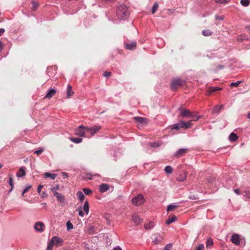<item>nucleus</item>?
Listing matches in <instances>:
<instances>
[{"instance_id": "nucleus-51", "label": "nucleus", "mask_w": 250, "mask_h": 250, "mask_svg": "<svg viewBox=\"0 0 250 250\" xmlns=\"http://www.w3.org/2000/svg\"><path fill=\"white\" fill-rule=\"evenodd\" d=\"M43 150V149H40L39 150L35 151L34 153L38 155H39L42 152Z\"/></svg>"}, {"instance_id": "nucleus-43", "label": "nucleus", "mask_w": 250, "mask_h": 250, "mask_svg": "<svg viewBox=\"0 0 250 250\" xmlns=\"http://www.w3.org/2000/svg\"><path fill=\"white\" fill-rule=\"evenodd\" d=\"M241 83V81H237L236 82H233L230 83V86H238L240 83Z\"/></svg>"}, {"instance_id": "nucleus-41", "label": "nucleus", "mask_w": 250, "mask_h": 250, "mask_svg": "<svg viewBox=\"0 0 250 250\" xmlns=\"http://www.w3.org/2000/svg\"><path fill=\"white\" fill-rule=\"evenodd\" d=\"M158 4L157 2H155L152 8V14H154L158 9Z\"/></svg>"}, {"instance_id": "nucleus-54", "label": "nucleus", "mask_w": 250, "mask_h": 250, "mask_svg": "<svg viewBox=\"0 0 250 250\" xmlns=\"http://www.w3.org/2000/svg\"><path fill=\"white\" fill-rule=\"evenodd\" d=\"M62 175L63 179H65L68 177V174L65 172H62Z\"/></svg>"}, {"instance_id": "nucleus-31", "label": "nucleus", "mask_w": 250, "mask_h": 250, "mask_svg": "<svg viewBox=\"0 0 250 250\" xmlns=\"http://www.w3.org/2000/svg\"><path fill=\"white\" fill-rule=\"evenodd\" d=\"M161 143L159 142H150L149 143V145L153 147H157L161 146Z\"/></svg>"}, {"instance_id": "nucleus-15", "label": "nucleus", "mask_w": 250, "mask_h": 250, "mask_svg": "<svg viewBox=\"0 0 250 250\" xmlns=\"http://www.w3.org/2000/svg\"><path fill=\"white\" fill-rule=\"evenodd\" d=\"M25 170H26L25 167H21L19 170V171L16 174L17 177H21L22 176L25 175V174H26Z\"/></svg>"}, {"instance_id": "nucleus-39", "label": "nucleus", "mask_w": 250, "mask_h": 250, "mask_svg": "<svg viewBox=\"0 0 250 250\" xmlns=\"http://www.w3.org/2000/svg\"><path fill=\"white\" fill-rule=\"evenodd\" d=\"M83 191L86 195H89L92 192V191L91 189H90L89 188H83Z\"/></svg>"}, {"instance_id": "nucleus-10", "label": "nucleus", "mask_w": 250, "mask_h": 250, "mask_svg": "<svg viewBox=\"0 0 250 250\" xmlns=\"http://www.w3.org/2000/svg\"><path fill=\"white\" fill-rule=\"evenodd\" d=\"M44 224L42 222H37L34 225L35 229L39 232H42L44 230Z\"/></svg>"}, {"instance_id": "nucleus-9", "label": "nucleus", "mask_w": 250, "mask_h": 250, "mask_svg": "<svg viewBox=\"0 0 250 250\" xmlns=\"http://www.w3.org/2000/svg\"><path fill=\"white\" fill-rule=\"evenodd\" d=\"M101 128V125H94L91 127H86V131H89L92 135L95 134Z\"/></svg>"}, {"instance_id": "nucleus-37", "label": "nucleus", "mask_w": 250, "mask_h": 250, "mask_svg": "<svg viewBox=\"0 0 250 250\" xmlns=\"http://www.w3.org/2000/svg\"><path fill=\"white\" fill-rule=\"evenodd\" d=\"M213 240L211 238H208L207 239V242H206V246L207 247H209L210 246H211L212 245H213Z\"/></svg>"}, {"instance_id": "nucleus-20", "label": "nucleus", "mask_w": 250, "mask_h": 250, "mask_svg": "<svg viewBox=\"0 0 250 250\" xmlns=\"http://www.w3.org/2000/svg\"><path fill=\"white\" fill-rule=\"evenodd\" d=\"M136 42H132L129 43H126L125 45V48L128 50H133L136 48Z\"/></svg>"}, {"instance_id": "nucleus-30", "label": "nucleus", "mask_w": 250, "mask_h": 250, "mask_svg": "<svg viewBox=\"0 0 250 250\" xmlns=\"http://www.w3.org/2000/svg\"><path fill=\"white\" fill-rule=\"evenodd\" d=\"M70 140L73 143L76 144H79L82 142L83 139L81 138H73L71 137L70 138Z\"/></svg>"}, {"instance_id": "nucleus-33", "label": "nucleus", "mask_w": 250, "mask_h": 250, "mask_svg": "<svg viewBox=\"0 0 250 250\" xmlns=\"http://www.w3.org/2000/svg\"><path fill=\"white\" fill-rule=\"evenodd\" d=\"M213 32L209 30H203L202 31V34L204 36H209L212 34Z\"/></svg>"}, {"instance_id": "nucleus-27", "label": "nucleus", "mask_w": 250, "mask_h": 250, "mask_svg": "<svg viewBox=\"0 0 250 250\" xmlns=\"http://www.w3.org/2000/svg\"><path fill=\"white\" fill-rule=\"evenodd\" d=\"M74 94V92L72 90V87L70 85H68L67 87V97H69L70 96L73 95Z\"/></svg>"}, {"instance_id": "nucleus-19", "label": "nucleus", "mask_w": 250, "mask_h": 250, "mask_svg": "<svg viewBox=\"0 0 250 250\" xmlns=\"http://www.w3.org/2000/svg\"><path fill=\"white\" fill-rule=\"evenodd\" d=\"M109 186L107 184H102L99 186V190L101 192H104L109 189Z\"/></svg>"}, {"instance_id": "nucleus-48", "label": "nucleus", "mask_w": 250, "mask_h": 250, "mask_svg": "<svg viewBox=\"0 0 250 250\" xmlns=\"http://www.w3.org/2000/svg\"><path fill=\"white\" fill-rule=\"evenodd\" d=\"M204 245L201 244L199 245V246L196 248V249L195 250H204Z\"/></svg>"}, {"instance_id": "nucleus-7", "label": "nucleus", "mask_w": 250, "mask_h": 250, "mask_svg": "<svg viewBox=\"0 0 250 250\" xmlns=\"http://www.w3.org/2000/svg\"><path fill=\"white\" fill-rule=\"evenodd\" d=\"M53 194L56 197L57 200L62 204V206H63L65 204V198L63 195L57 191L53 192Z\"/></svg>"}, {"instance_id": "nucleus-35", "label": "nucleus", "mask_w": 250, "mask_h": 250, "mask_svg": "<svg viewBox=\"0 0 250 250\" xmlns=\"http://www.w3.org/2000/svg\"><path fill=\"white\" fill-rule=\"evenodd\" d=\"M240 3L243 6L247 7L249 5L250 1V0H241Z\"/></svg>"}, {"instance_id": "nucleus-21", "label": "nucleus", "mask_w": 250, "mask_h": 250, "mask_svg": "<svg viewBox=\"0 0 250 250\" xmlns=\"http://www.w3.org/2000/svg\"><path fill=\"white\" fill-rule=\"evenodd\" d=\"M222 88L218 87H210L208 88V90L207 94L208 95H210L212 92H215L217 90H221Z\"/></svg>"}, {"instance_id": "nucleus-40", "label": "nucleus", "mask_w": 250, "mask_h": 250, "mask_svg": "<svg viewBox=\"0 0 250 250\" xmlns=\"http://www.w3.org/2000/svg\"><path fill=\"white\" fill-rule=\"evenodd\" d=\"M54 245V244L51 240L48 243L46 250H52V247Z\"/></svg>"}, {"instance_id": "nucleus-42", "label": "nucleus", "mask_w": 250, "mask_h": 250, "mask_svg": "<svg viewBox=\"0 0 250 250\" xmlns=\"http://www.w3.org/2000/svg\"><path fill=\"white\" fill-rule=\"evenodd\" d=\"M242 195L247 198H250V192L248 191H244L242 193Z\"/></svg>"}, {"instance_id": "nucleus-25", "label": "nucleus", "mask_w": 250, "mask_h": 250, "mask_svg": "<svg viewBox=\"0 0 250 250\" xmlns=\"http://www.w3.org/2000/svg\"><path fill=\"white\" fill-rule=\"evenodd\" d=\"M224 105H216L215 106L212 110V113L213 114H218L220 110L222 109V108L223 107Z\"/></svg>"}, {"instance_id": "nucleus-11", "label": "nucleus", "mask_w": 250, "mask_h": 250, "mask_svg": "<svg viewBox=\"0 0 250 250\" xmlns=\"http://www.w3.org/2000/svg\"><path fill=\"white\" fill-rule=\"evenodd\" d=\"M154 238L153 241V244L155 245H157L161 244L162 242L163 238L160 234H155L154 235Z\"/></svg>"}, {"instance_id": "nucleus-2", "label": "nucleus", "mask_w": 250, "mask_h": 250, "mask_svg": "<svg viewBox=\"0 0 250 250\" xmlns=\"http://www.w3.org/2000/svg\"><path fill=\"white\" fill-rule=\"evenodd\" d=\"M146 202V199L142 194H139L132 199V204L139 207L143 205Z\"/></svg>"}, {"instance_id": "nucleus-64", "label": "nucleus", "mask_w": 250, "mask_h": 250, "mask_svg": "<svg viewBox=\"0 0 250 250\" xmlns=\"http://www.w3.org/2000/svg\"><path fill=\"white\" fill-rule=\"evenodd\" d=\"M247 117L249 119H250V112H249L247 115Z\"/></svg>"}, {"instance_id": "nucleus-53", "label": "nucleus", "mask_w": 250, "mask_h": 250, "mask_svg": "<svg viewBox=\"0 0 250 250\" xmlns=\"http://www.w3.org/2000/svg\"><path fill=\"white\" fill-rule=\"evenodd\" d=\"M110 74H111L110 72L105 71L104 73V76L105 77H108L110 75Z\"/></svg>"}, {"instance_id": "nucleus-45", "label": "nucleus", "mask_w": 250, "mask_h": 250, "mask_svg": "<svg viewBox=\"0 0 250 250\" xmlns=\"http://www.w3.org/2000/svg\"><path fill=\"white\" fill-rule=\"evenodd\" d=\"M172 244H167V245L165 246V248H164V250H171V249H172Z\"/></svg>"}, {"instance_id": "nucleus-14", "label": "nucleus", "mask_w": 250, "mask_h": 250, "mask_svg": "<svg viewBox=\"0 0 250 250\" xmlns=\"http://www.w3.org/2000/svg\"><path fill=\"white\" fill-rule=\"evenodd\" d=\"M132 220L136 225H138L141 223L142 220L137 214H133L132 216Z\"/></svg>"}, {"instance_id": "nucleus-47", "label": "nucleus", "mask_w": 250, "mask_h": 250, "mask_svg": "<svg viewBox=\"0 0 250 250\" xmlns=\"http://www.w3.org/2000/svg\"><path fill=\"white\" fill-rule=\"evenodd\" d=\"M31 188V186H30H30H28V187H26V188L24 189V190H23V192H22V196H23L24 195V194L25 193H26V192H27V191H29V189H30Z\"/></svg>"}, {"instance_id": "nucleus-46", "label": "nucleus", "mask_w": 250, "mask_h": 250, "mask_svg": "<svg viewBox=\"0 0 250 250\" xmlns=\"http://www.w3.org/2000/svg\"><path fill=\"white\" fill-rule=\"evenodd\" d=\"M32 5H32V9L33 10H35L37 9V8L38 7V5H39L38 3H37L35 1H33L32 2Z\"/></svg>"}, {"instance_id": "nucleus-6", "label": "nucleus", "mask_w": 250, "mask_h": 250, "mask_svg": "<svg viewBox=\"0 0 250 250\" xmlns=\"http://www.w3.org/2000/svg\"><path fill=\"white\" fill-rule=\"evenodd\" d=\"M84 130H86V127H85L82 125H80L77 129H76L75 134V135H78L81 137H84L85 136Z\"/></svg>"}, {"instance_id": "nucleus-1", "label": "nucleus", "mask_w": 250, "mask_h": 250, "mask_svg": "<svg viewBox=\"0 0 250 250\" xmlns=\"http://www.w3.org/2000/svg\"><path fill=\"white\" fill-rule=\"evenodd\" d=\"M129 14L128 7L125 5L121 4L118 6L117 16L119 18L125 20L128 17Z\"/></svg>"}, {"instance_id": "nucleus-18", "label": "nucleus", "mask_w": 250, "mask_h": 250, "mask_svg": "<svg viewBox=\"0 0 250 250\" xmlns=\"http://www.w3.org/2000/svg\"><path fill=\"white\" fill-rule=\"evenodd\" d=\"M177 220V217L174 215H170L168 216L167 219L166 221V224L167 225H169L172 222H174Z\"/></svg>"}, {"instance_id": "nucleus-60", "label": "nucleus", "mask_w": 250, "mask_h": 250, "mask_svg": "<svg viewBox=\"0 0 250 250\" xmlns=\"http://www.w3.org/2000/svg\"><path fill=\"white\" fill-rule=\"evenodd\" d=\"M3 49L2 42L0 41V51Z\"/></svg>"}, {"instance_id": "nucleus-28", "label": "nucleus", "mask_w": 250, "mask_h": 250, "mask_svg": "<svg viewBox=\"0 0 250 250\" xmlns=\"http://www.w3.org/2000/svg\"><path fill=\"white\" fill-rule=\"evenodd\" d=\"M77 195L78 198L79 199L80 201L81 202H83V201L84 198V195L82 191H78V192L77 193Z\"/></svg>"}, {"instance_id": "nucleus-29", "label": "nucleus", "mask_w": 250, "mask_h": 250, "mask_svg": "<svg viewBox=\"0 0 250 250\" xmlns=\"http://www.w3.org/2000/svg\"><path fill=\"white\" fill-rule=\"evenodd\" d=\"M134 119L135 121L139 123H143L145 122L146 118L140 117H134Z\"/></svg>"}, {"instance_id": "nucleus-50", "label": "nucleus", "mask_w": 250, "mask_h": 250, "mask_svg": "<svg viewBox=\"0 0 250 250\" xmlns=\"http://www.w3.org/2000/svg\"><path fill=\"white\" fill-rule=\"evenodd\" d=\"M224 16H218L217 15H216L215 17V19L216 20H220L222 21L224 19Z\"/></svg>"}, {"instance_id": "nucleus-57", "label": "nucleus", "mask_w": 250, "mask_h": 250, "mask_svg": "<svg viewBox=\"0 0 250 250\" xmlns=\"http://www.w3.org/2000/svg\"><path fill=\"white\" fill-rule=\"evenodd\" d=\"M234 192L237 194V195H240L241 194L240 190L238 188L235 189L234 190Z\"/></svg>"}, {"instance_id": "nucleus-8", "label": "nucleus", "mask_w": 250, "mask_h": 250, "mask_svg": "<svg viewBox=\"0 0 250 250\" xmlns=\"http://www.w3.org/2000/svg\"><path fill=\"white\" fill-rule=\"evenodd\" d=\"M51 240L54 245L57 247L61 246L63 244V241L62 239L57 236H53Z\"/></svg>"}, {"instance_id": "nucleus-32", "label": "nucleus", "mask_w": 250, "mask_h": 250, "mask_svg": "<svg viewBox=\"0 0 250 250\" xmlns=\"http://www.w3.org/2000/svg\"><path fill=\"white\" fill-rule=\"evenodd\" d=\"M177 207V206L174 205V204H170L167 207V211H173L175 208Z\"/></svg>"}, {"instance_id": "nucleus-49", "label": "nucleus", "mask_w": 250, "mask_h": 250, "mask_svg": "<svg viewBox=\"0 0 250 250\" xmlns=\"http://www.w3.org/2000/svg\"><path fill=\"white\" fill-rule=\"evenodd\" d=\"M216 3H223L229 2L230 0H215Z\"/></svg>"}, {"instance_id": "nucleus-59", "label": "nucleus", "mask_w": 250, "mask_h": 250, "mask_svg": "<svg viewBox=\"0 0 250 250\" xmlns=\"http://www.w3.org/2000/svg\"><path fill=\"white\" fill-rule=\"evenodd\" d=\"M5 32V29L3 28H0V36L3 34Z\"/></svg>"}, {"instance_id": "nucleus-55", "label": "nucleus", "mask_w": 250, "mask_h": 250, "mask_svg": "<svg viewBox=\"0 0 250 250\" xmlns=\"http://www.w3.org/2000/svg\"><path fill=\"white\" fill-rule=\"evenodd\" d=\"M215 180L212 178H208V183L211 184H213Z\"/></svg>"}, {"instance_id": "nucleus-56", "label": "nucleus", "mask_w": 250, "mask_h": 250, "mask_svg": "<svg viewBox=\"0 0 250 250\" xmlns=\"http://www.w3.org/2000/svg\"><path fill=\"white\" fill-rule=\"evenodd\" d=\"M43 188V185H39L38 187V189H37V191L39 192V193H40V192L41 191V189L42 188Z\"/></svg>"}, {"instance_id": "nucleus-63", "label": "nucleus", "mask_w": 250, "mask_h": 250, "mask_svg": "<svg viewBox=\"0 0 250 250\" xmlns=\"http://www.w3.org/2000/svg\"><path fill=\"white\" fill-rule=\"evenodd\" d=\"M218 68L219 69H222L224 67L223 65H219L217 66Z\"/></svg>"}, {"instance_id": "nucleus-26", "label": "nucleus", "mask_w": 250, "mask_h": 250, "mask_svg": "<svg viewBox=\"0 0 250 250\" xmlns=\"http://www.w3.org/2000/svg\"><path fill=\"white\" fill-rule=\"evenodd\" d=\"M57 175L55 174H52L49 172H45L44 173V178H50L52 180H54L56 177Z\"/></svg>"}, {"instance_id": "nucleus-12", "label": "nucleus", "mask_w": 250, "mask_h": 250, "mask_svg": "<svg viewBox=\"0 0 250 250\" xmlns=\"http://www.w3.org/2000/svg\"><path fill=\"white\" fill-rule=\"evenodd\" d=\"M187 148H180L174 153V156L177 157H180L187 152Z\"/></svg>"}, {"instance_id": "nucleus-36", "label": "nucleus", "mask_w": 250, "mask_h": 250, "mask_svg": "<svg viewBox=\"0 0 250 250\" xmlns=\"http://www.w3.org/2000/svg\"><path fill=\"white\" fill-rule=\"evenodd\" d=\"M9 182L8 183L9 185L12 187V188H14V182L13 179L12 178V175H9Z\"/></svg>"}, {"instance_id": "nucleus-13", "label": "nucleus", "mask_w": 250, "mask_h": 250, "mask_svg": "<svg viewBox=\"0 0 250 250\" xmlns=\"http://www.w3.org/2000/svg\"><path fill=\"white\" fill-rule=\"evenodd\" d=\"M240 237L239 235L237 234H234L232 235L231 241V242L236 245H239L240 244Z\"/></svg>"}, {"instance_id": "nucleus-17", "label": "nucleus", "mask_w": 250, "mask_h": 250, "mask_svg": "<svg viewBox=\"0 0 250 250\" xmlns=\"http://www.w3.org/2000/svg\"><path fill=\"white\" fill-rule=\"evenodd\" d=\"M56 92V91L55 89H54L53 88L49 89L48 90V91H47V93H46V95L45 96V98H49V99L51 98L53 96H54V95L55 94Z\"/></svg>"}, {"instance_id": "nucleus-38", "label": "nucleus", "mask_w": 250, "mask_h": 250, "mask_svg": "<svg viewBox=\"0 0 250 250\" xmlns=\"http://www.w3.org/2000/svg\"><path fill=\"white\" fill-rule=\"evenodd\" d=\"M66 227H67V230L68 231H69L70 230L72 229L73 228V224L69 221H68L66 223Z\"/></svg>"}, {"instance_id": "nucleus-61", "label": "nucleus", "mask_w": 250, "mask_h": 250, "mask_svg": "<svg viewBox=\"0 0 250 250\" xmlns=\"http://www.w3.org/2000/svg\"><path fill=\"white\" fill-rule=\"evenodd\" d=\"M246 29L248 31L249 33L250 34V25L247 26Z\"/></svg>"}, {"instance_id": "nucleus-16", "label": "nucleus", "mask_w": 250, "mask_h": 250, "mask_svg": "<svg viewBox=\"0 0 250 250\" xmlns=\"http://www.w3.org/2000/svg\"><path fill=\"white\" fill-rule=\"evenodd\" d=\"M187 172L184 171L183 172L180 174L177 178V180L179 182H182L185 181L187 177Z\"/></svg>"}, {"instance_id": "nucleus-23", "label": "nucleus", "mask_w": 250, "mask_h": 250, "mask_svg": "<svg viewBox=\"0 0 250 250\" xmlns=\"http://www.w3.org/2000/svg\"><path fill=\"white\" fill-rule=\"evenodd\" d=\"M181 128H182L181 121H179L178 123L172 125L171 126V128L172 130H178L180 129Z\"/></svg>"}, {"instance_id": "nucleus-62", "label": "nucleus", "mask_w": 250, "mask_h": 250, "mask_svg": "<svg viewBox=\"0 0 250 250\" xmlns=\"http://www.w3.org/2000/svg\"><path fill=\"white\" fill-rule=\"evenodd\" d=\"M122 250L121 248L119 247H117L116 248H115L113 250Z\"/></svg>"}, {"instance_id": "nucleus-4", "label": "nucleus", "mask_w": 250, "mask_h": 250, "mask_svg": "<svg viewBox=\"0 0 250 250\" xmlns=\"http://www.w3.org/2000/svg\"><path fill=\"white\" fill-rule=\"evenodd\" d=\"M184 81L181 79H174L171 83V88L172 90H176L184 83Z\"/></svg>"}, {"instance_id": "nucleus-24", "label": "nucleus", "mask_w": 250, "mask_h": 250, "mask_svg": "<svg viewBox=\"0 0 250 250\" xmlns=\"http://www.w3.org/2000/svg\"><path fill=\"white\" fill-rule=\"evenodd\" d=\"M238 139V136L236 134L232 132L229 136V140L230 142H233L236 141Z\"/></svg>"}, {"instance_id": "nucleus-22", "label": "nucleus", "mask_w": 250, "mask_h": 250, "mask_svg": "<svg viewBox=\"0 0 250 250\" xmlns=\"http://www.w3.org/2000/svg\"><path fill=\"white\" fill-rule=\"evenodd\" d=\"M191 121H189L188 122H185L183 121H181L182 128L185 129H187L190 128L191 125L192 124L191 123Z\"/></svg>"}, {"instance_id": "nucleus-34", "label": "nucleus", "mask_w": 250, "mask_h": 250, "mask_svg": "<svg viewBox=\"0 0 250 250\" xmlns=\"http://www.w3.org/2000/svg\"><path fill=\"white\" fill-rule=\"evenodd\" d=\"M165 171L168 174H171L172 172V168L171 166H168L165 167Z\"/></svg>"}, {"instance_id": "nucleus-58", "label": "nucleus", "mask_w": 250, "mask_h": 250, "mask_svg": "<svg viewBox=\"0 0 250 250\" xmlns=\"http://www.w3.org/2000/svg\"><path fill=\"white\" fill-rule=\"evenodd\" d=\"M188 198L192 200L198 199V197H195L194 195L190 196Z\"/></svg>"}, {"instance_id": "nucleus-52", "label": "nucleus", "mask_w": 250, "mask_h": 250, "mask_svg": "<svg viewBox=\"0 0 250 250\" xmlns=\"http://www.w3.org/2000/svg\"><path fill=\"white\" fill-rule=\"evenodd\" d=\"M153 227L152 224L149 223L148 224H146L145 226V227L146 229H150Z\"/></svg>"}, {"instance_id": "nucleus-3", "label": "nucleus", "mask_w": 250, "mask_h": 250, "mask_svg": "<svg viewBox=\"0 0 250 250\" xmlns=\"http://www.w3.org/2000/svg\"><path fill=\"white\" fill-rule=\"evenodd\" d=\"M178 110L180 111L179 116H181L183 118H193V113L191 112L189 110L185 108H182L181 107L179 108Z\"/></svg>"}, {"instance_id": "nucleus-5", "label": "nucleus", "mask_w": 250, "mask_h": 250, "mask_svg": "<svg viewBox=\"0 0 250 250\" xmlns=\"http://www.w3.org/2000/svg\"><path fill=\"white\" fill-rule=\"evenodd\" d=\"M83 210L86 214L89 212V205L87 201H85L83 208ZM77 210L79 211V215L81 217H83L84 215V212L82 210V208L80 207L78 208Z\"/></svg>"}, {"instance_id": "nucleus-44", "label": "nucleus", "mask_w": 250, "mask_h": 250, "mask_svg": "<svg viewBox=\"0 0 250 250\" xmlns=\"http://www.w3.org/2000/svg\"><path fill=\"white\" fill-rule=\"evenodd\" d=\"M201 116H196L195 114L193 113V118H191L192 119L191 120V121H197L201 118Z\"/></svg>"}]
</instances>
